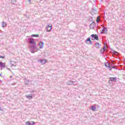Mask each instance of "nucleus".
Returning a JSON list of instances; mask_svg holds the SVG:
<instances>
[{"mask_svg": "<svg viewBox=\"0 0 125 125\" xmlns=\"http://www.w3.org/2000/svg\"><path fill=\"white\" fill-rule=\"evenodd\" d=\"M91 37L92 38V39H92V41H94V40H96L97 41L99 40L98 36L96 34H92L91 35Z\"/></svg>", "mask_w": 125, "mask_h": 125, "instance_id": "2", "label": "nucleus"}, {"mask_svg": "<svg viewBox=\"0 0 125 125\" xmlns=\"http://www.w3.org/2000/svg\"><path fill=\"white\" fill-rule=\"evenodd\" d=\"M0 111H1V108H0Z\"/></svg>", "mask_w": 125, "mask_h": 125, "instance_id": "24", "label": "nucleus"}, {"mask_svg": "<svg viewBox=\"0 0 125 125\" xmlns=\"http://www.w3.org/2000/svg\"><path fill=\"white\" fill-rule=\"evenodd\" d=\"M113 53L114 54H116V53H118V52H117L116 51H113Z\"/></svg>", "mask_w": 125, "mask_h": 125, "instance_id": "20", "label": "nucleus"}, {"mask_svg": "<svg viewBox=\"0 0 125 125\" xmlns=\"http://www.w3.org/2000/svg\"><path fill=\"white\" fill-rule=\"evenodd\" d=\"M32 38H39V35L38 34H33L31 35Z\"/></svg>", "mask_w": 125, "mask_h": 125, "instance_id": "12", "label": "nucleus"}, {"mask_svg": "<svg viewBox=\"0 0 125 125\" xmlns=\"http://www.w3.org/2000/svg\"><path fill=\"white\" fill-rule=\"evenodd\" d=\"M0 66L2 69L3 68H5V62L2 63V62H0Z\"/></svg>", "mask_w": 125, "mask_h": 125, "instance_id": "5", "label": "nucleus"}, {"mask_svg": "<svg viewBox=\"0 0 125 125\" xmlns=\"http://www.w3.org/2000/svg\"><path fill=\"white\" fill-rule=\"evenodd\" d=\"M27 98H28L29 99H32V98H33V96L31 95H29L27 96Z\"/></svg>", "mask_w": 125, "mask_h": 125, "instance_id": "14", "label": "nucleus"}, {"mask_svg": "<svg viewBox=\"0 0 125 125\" xmlns=\"http://www.w3.org/2000/svg\"><path fill=\"white\" fill-rule=\"evenodd\" d=\"M30 43H31V44H36V42H35V40L33 38H30Z\"/></svg>", "mask_w": 125, "mask_h": 125, "instance_id": "3", "label": "nucleus"}, {"mask_svg": "<svg viewBox=\"0 0 125 125\" xmlns=\"http://www.w3.org/2000/svg\"><path fill=\"white\" fill-rule=\"evenodd\" d=\"M34 48H37V47H36V46H34Z\"/></svg>", "mask_w": 125, "mask_h": 125, "instance_id": "23", "label": "nucleus"}, {"mask_svg": "<svg viewBox=\"0 0 125 125\" xmlns=\"http://www.w3.org/2000/svg\"><path fill=\"white\" fill-rule=\"evenodd\" d=\"M41 63H42V64H45L47 62V61L46 60H40Z\"/></svg>", "mask_w": 125, "mask_h": 125, "instance_id": "7", "label": "nucleus"}, {"mask_svg": "<svg viewBox=\"0 0 125 125\" xmlns=\"http://www.w3.org/2000/svg\"><path fill=\"white\" fill-rule=\"evenodd\" d=\"M35 52H36V51L34 52V51H32L31 53H35Z\"/></svg>", "mask_w": 125, "mask_h": 125, "instance_id": "22", "label": "nucleus"}, {"mask_svg": "<svg viewBox=\"0 0 125 125\" xmlns=\"http://www.w3.org/2000/svg\"><path fill=\"white\" fill-rule=\"evenodd\" d=\"M107 65H107V64H105V67H106V68L108 67V68H110V65H109V64H107Z\"/></svg>", "mask_w": 125, "mask_h": 125, "instance_id": "19", "label": "nucleus"}, {"mask_svg": "<svg viewBox=\"0 0 125 125\" xmlns=\"http://www.w3.org/2000/svg\"><path fill=\"white\" fill-rule=\"evenodd\" d=\"M11 65H13V66H15L16 63L15 62V61H12L11 62Z\"/></svg>", "mask_w": 125, "mask_h": 125, "instance_id": "15", "label": "nucleus"}, {"mask_svg": "<svg viewBox=\"0 0 125 125\" xmlns=\"http://www.w3.org/2000/svg\"><path fill=\"white\" fill-rule=\"evenodd\" d=\"M105 47H106L105 46L104 47L103 50H105Z\"/></svg>", "mask_w": 125, "mask_h": 125, "instance_id": "21", "label": "nucleus"}, {"mask_svg": "<svg viewBox=\"0 0 125 125\" xmlns=\"http://www.w3.org/2000/svg\"><path fill=\"white\" fill-rule=\"evenodd\" d=\"M44 43H43V42H40L39 43V46H40V48H42L43 45H44Z\"/></svg>", "mask_w": 125, "mask_h": 125, "instance_id": "8", "label": "nucleus"}, {"mask_svg": "<svg viewBox=\"0 0 125 125\" xmlns=\"http://www.w3.org/2000/svg\"><path fill=\"white\" fill-rule=\"evenodd\" d=\"M86 43L87 44H91V43H92L91 40H90V38H88L87 39V40H86Z\"/></svg>", "mask_w": 125, "mask_h": 125, "instance_id": "4", "label": "nucleus"}, {"mask_svg": "<svg viewBox=\"0 0 125 125\" xmlns=\"http://www.w3.org/2000/svg\"><path fill=\"white\" fill-rule=\"evenodd\" d=\"M104 30H105L106 31V29H104Z\"/></svg>", "mask_w": 125, "mask_h": 125, "instance_id": "26", "label": "nucleus"}, {"mask_svg": "<svg viewBox=\"0 0 125 125\" xmlns=\"http://www.w3.org/2000/svg\"><path fill=\"white\" fill-rule=\"evenodd\" d=\"M100 20V17H98V18H97V20H96V22H97V23H98L99 22Z\"/></svg>", "mask_w": 125, "mask_h": 125, "instance_id": "16", "label": "nucleus"}, {"mask_svg": "<svg viewBox=\"0 0 125 125\" xmlns=\"http://www.w3.org/2000/svg\"><path fill=\"white\" fill-rule=\"evenodd\" d=\"M95 45L97 48H100V45H101V44H100L98 42H97L95 44Z\"/></svg>", "mask_w": 125, "mask_h": 125, "instance_id": "9", "label": "nucleus"}, {"mask_svg": "<svg viewBox=\"0 0 125 125\" xmlns=\"http://www.w3.org/2000/svg\"><path fill=\"white\" fill-rule=\"evenodd\" d=\"M0 58H1L2 59H4V58H5V56H0Z\"/></svg>", "mask_w": 125, "mask_h": 125, "instance_id": "18", "label": "nucleus"}, {"mask_svg": "<svg viewBox=\"0 0 125 125\" xmlns=\"http://www.w3.org/2000/svg\"><path fill=\"white\" fill-rule=\"evenodd\" d=\"M26 125H35V122L32 121L31 122V123H30V122H25Z\"/></svg>", "mask_w": 125, "mask_h": 125, "instance_id": "6", "label": "nucleus"}, {"mask_svg": "<svg viewBox=\"0 0 125 125\" xmlns=\"http://www.w3.org/2000/svg\"><path fill=\"white\" fill-rule=\"evenodd\" d=\"M0 76H1V74L0 73Z\"/></svg>", "mask_w": 125, "mask_h": 125, "instance_id": "25", "label": "nucleus"}, {"mask_svg": "<svg viewBox=\"0 0 125 125\" xmlns=\"http://www.w3.org/2000/svg\"><path fill=\"white\" fill-rule=\"evenodd\" d=\"M90 109L92 110V111H96V107L94 106H92L90 107Z\"/></svg>", "mask_w": 125, "mask_h": 125, "instance_id": "11", "label": "nucleus"}, {"mask_svg": "<svg viewBox=\"0 0 125 125\" xmlns=\"http://www.w3.org/2000/svg\"><path fill=\"white\" fill-rule=\"evenodd\" d=\"M110 81H113V82H116L117 81V78H110Z\"/></svg>", "mask_w": 125, "mask_h": 125, "instance_id": "13", "label": "nucleus"}, {"mask_svg": "<svg viewBox=\"0 0 125 125\" xmlns=\"http://www.w3.org/2000/svg\"><path fill=\"white\" fill-rule=\"evenodd\" d=\"M16 2V0H11V3H13V4H14V3Z\"/></svg>", "mask_w": 125, "mask_h": 125, "instance_id": "17", "label": "nucleus"}, {"mask_svg": "<svg viewBox=\"0 0 125 125\" xmlns=\"http://www.w3.org/2000/svg\"><path fill=\"white\" fill-rule=\"evenodd\" d=\"M7 25V24L6 23V22H3L2 23V26L3 27V28H4V27H6Z\"/></svg>", "mask_w": 125, "mask_h": 125, "instance_id": "10", "label": "nucleus"}, {"mask_svg": "<svg viewBox=\"0 0 125 125\" xmlns=\"http://www.w3.org/2000/svg\"><path fill=\"white\" fill-rule=\"evenodd\" d=\"M45 30L46 32H50L52 30V24H49L46 26Z\"/></svg>", "mask_w": 125, "mask_h": 125, "instance_id": "1", "label": "nucleus"}]
</instances>
